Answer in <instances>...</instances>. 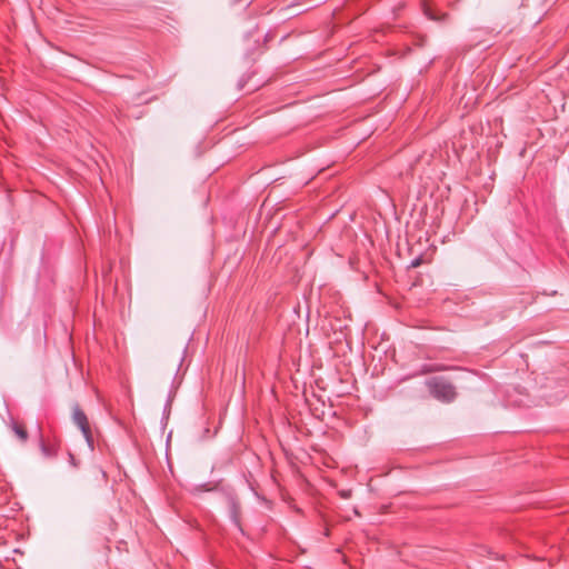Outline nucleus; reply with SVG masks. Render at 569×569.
Masks as SVG:
<instances>
[{"mask_svg":"<svg viewBox=\"0 0 569 569\" xmlns=\"http://www.w3.org/2000/svg\"><path fill=\"white\" fill-rule=\"evenodd\" d=\"M227 501H228L230 519H231L232 523L237 528H239V530L242 532V528H241V525H240L241 509H240L239 500L237 499L236 496L229 495L228 498H227Z\"/></svg>","mask_w":569,"mask_h":569,"instance_id":"7ed1b4c3","label":"nucleus"},{"mask_svg":"<svg viewBox=\"0 0 569 569\" xmlns=\"http://www.w3.org/2000/svg\"><path fill=\"white\" fill-rule=\"evenodd\" d=\"M72 421L81 430L88 447L93 450L94 441L88 418L79 405L72 407Z\"/></svg>","mask_w":569,"mask_h":569,"instance_id":"f03ea898","label":"nucleus"},{"mask_svg":"<svg viewBox=\"0 0 569 569\" xmlns=\"http://www.w3.org/2000/svg\"><path fill=\"white\" fill-rule=\"evenodd\" d=\"M430 393L438 400L450 402L457 393L453 385L442 377H433L427 381Z\"/></svg>","mask_w":569,"mask_h":569,"instance_id":"f257e3e1","label":"nucleus"},{"mask_svg":"<svg viewBox=\"0 0 569 569\" xmlns=\"http://www.w3.org/2000/svg\"><path fill=\"white\" fill-rule=\"evenodd\" d=\"M339 496L342 498V499H349L351 497V490H340L339 491Z\"/></svg>","mask_w":569,"mask_h":569,"instance_id":"0eeeda50","label":"nucleus"},{"mask_svg":"<svg viewBox=\"0 0 569 569\" xmlns=\"http://www.w3.org/2000/svg\"><path fill=\"white\" fill-rule=\"evenodd\" d=\"M41 451L48 458L57 456L56 447L53 445L52 446L51 445H47L43 441L41 442Z\"/></svg>","mask_w":569,"mask_h":569,"instance_id":"423d86ee","label":"nucleus"},{"mask_svg":"<svg viewBox=\"0 0 569 569\" xmlns=\"http://www.w3.org/2000/svg\"><path fill=\"white\" fill-rule=\"evenodd\" d=\"M419 263H420L419 260H415V261H412V267H418Z\"/></svg>","mask_w":569,"mask_h":569,"instance_id":"6e6552de","label":"nucleus"},{"mask_svg":"<svg viewBox=\"0 0 569 569\" xmlns=\"http://www.w3.org/2000/svg\"><path fill=\"white\" fill-rule=\"evenodd\" d=\"M423 12L428 19L433 21H443L447 17V13L437 12L426 1L423 2Z\"/></svg>","mask_w":569,"mask_h":569,"instance_id":"20e7f679","label":"nucleus"},{"mask_svg":"<svg viewBox=\"0 0 569 569\" xmlns=\"http://www.w3.org/2000/svg\"><path fill=\"white\" fill-rule=\"evenodd\" d=\"M12 430L22 442H26L28 440V432L23 426L13 423Z\"/></svg>","mask_w":569,"mask_h":569,"instance_id":"39448f33","label":"nucleus"}]
</instances>
